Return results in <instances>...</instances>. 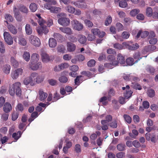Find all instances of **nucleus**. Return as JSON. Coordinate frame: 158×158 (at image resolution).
<instances>
[{
	"instance_id": "nucleus-1",
	"label": "nucleus",
	"mask_w": 158,
	"mask_h": 158,
	"mask_svg": "<svg viewBox=\"0 0 158 158\" xmlns=\"http://www.w3.org/2000/svg\"><path fill=\"white\" fill-rule=\"evenodd\" d=\"M31 82L34 85L36 83L39 84L42 82L45 78V75L44 74H40L36 72L31 73L29 76Z\"/></svg>"
},
{
	"instance_id": "nucleus-2",
	"label": "nucleus",
	"mask_w": 158,
	"mask_h": 158,
	"mask_svg": "<svg viewBox=\"0 0 158 158\" xmlns=\"http://www.w3.org/2000/svg\"><path fill=\"white\" fill-rule=\"evenodd\" d=\"M21 83L18 82L14 84L10 88L9 93L12 96L15 94V90H16V94L19 97L21 95V90L20 88Z\"/></svg>"
},
{
	"instance_id": "nucleus-3",
	"label": "nucleus",
	"mask_w": 158,
	"mask_h": 158,
	"mask_svg": "<svg viewBox=\"0 0 158 158\" xmlns=\"http://www.w3.org/2000/svg\"><path fill=\"white\" fill-rule=\"evenodd\" d=\"M108 60L110 62L109 63H106L105 64L106 68L109 69H111L118 65V62L115 60V57L112 55H110L107 57Z\"/></svg>"
},
{
	"instance_id": "nucleus-4",
	"label": "nucleus",
	"mask_w": 158,
	"mask_h": 158,
	"mask_svg": "<svg viewBox=\"0 0 158 158\" xmlns=\"http://www.w3.org/2000/svg\"><path fill=\"white\" fill-rule=\"evenodd\" d=\"M66 15V14L64 13H61L57 15L60 17L58 20V23L63 26H68L70 23L69 19L64 17Z\"/></svg>"
},
{
	"instance_id": "nucleus-5",
	"label": "nucleus",
	"mask_w": 158,
	"mask_h": 158,
	"mask_svg": "<svg viewBox=\"0 0 158 158\" xmlns=\"http://www.w3.org/2000/svg\"><path fill=\"white\" fill-rule=\"evenodd\" d=\"M28 41L31 44L35 47H39L41 44L40 39L36 36L32 35H30L29 37Z\"/></svg>"
},
{
	"instance_id": "nucleus-6",
	"label": "nucleus",
	"mask_w": 158,
	"mask_h": 158,
	"mask_svg": "<svg viewBox=\"0 0 158 158\" xmlns=\"http://www.w3.org/2000/svg\"><path fill=\"white\" fill-rule=\"evenodd\" d=\"M71 25L72 28L75 30L81 31L83 28V24L76 19H74L71 21Z\"/></svg>"
},
{
	"instance_id": "nucleus-7",
	"label": "nucleus",
	"mask_w": 158,
	"mask_h": 158,
	"mask_svg": "<svg viewBox=\"0 0 158 158\" xmlns=\"http://www.w3.org/2000/svg\"><path fill=\"white\" fill-rule=\"evenodd\" d=\"M4 40L6 43L9 45H11L13 43V38L10 34L8 32L5 31L3 33Z\"/></svg>"
},
{
	"instance_id": "nucleus-8",
	"label": "nucleus",
	"mask_w": 158,
	"mask_h": 158,
	"mask_svg": "<svg viewBox=\"0 0 158 158\" xmlns=\"http://www.w3.org/2000/svg\"><path fill=\"white\" fill-rule=\"evenodd\" d=\"M42 64L40 62H30L29 64V67L34 71L37 70L42 68Z\"/></svg>"
},
{
	"instance_id": "nucleus-9",
	"label": "nucleus",
	"mask_w": 158,
	"mask_h": 158,
	"mask_svg": "<svg viewBox=\"0 0 158 158\" xmlns=\"http://www.w3.org/2000/svg\"><path fill=\"white\" fill-rule=\"evenodd\" d=\"M148 39L149 43L151 44H155L157 41V39L155 37V33L152 31L150 32Z\"/></svg>"
},
{
	"instance_id": "nucleus-10",
	"label": "nucleus",
	"mask_w": 158,
	"mask_h": 158,
	"mask_svg": "<svg viewBox=\"0 0 158 158\" xmlns=\"http://www.w3.org/2000/svg\"><path fill=\"white\" fill-rule=\"evenodd\" d=\"M128 46L127 42H123L122 44L117 43L114 44V47L118 50H122L127 48Z\"/></svg>"
},
{
	"instance_id": "nucleus-11",
	"label": "nucleus",
	"mask_w": 158,
	"mask_h": 158,
	"mask_svg": "<svg viewBox=\"0 0 158 158\" xmlns=\"http://www.w3.org/2000/svg\"><path fill=\"white\" fill-rule=\"evenodd\" d=\"M23 72V69L19 68L16 69L11 73V77L13 79H17L19 76L21 75Z\"/></svg>"
},
{
	"instance_id": "nucleus-12",
	"label": "nucleus",
	"mask_w": 158,
	"mask_h": 158,
	"mask_svg": "<svg viewBox=\"0 0 158 158\" xmlns=\"http://www.w3.org/2000/svg\"><path fill=\"white\" fill-rule=\"evenodd\" d=\"M44 25L40 27H38L36 29L39 35H42L43 33L46 34L48 32V30L46 26H44Z\"/></svg>"
},
{
	"instance_id": "nucleus-13",
	"label": "nucleus",
	"mask_w": 158,
	"mask_h": 158,
	"mask_svg": "<svg viewBox=\"0 0 158 158\" xmlns=\"http://www.w3.org/2000/svg\"><path fill=\"white\" fill-rule=\"evenodd\" d=\"M42 61L44 63H47L51 60L50 57L45 52H42L41 54Z\"/></svg>"
},
{
	"instance_id": "nucleus-14",
	"label": "nucleus",
	"mask_w": 158,
	"mask_h": 158,
	"mask_svg": "<svg viewBox=\"0 0 158 158\" xmlns=\"http://www.w3.org/2000/svg\"><path fill=\"white\" fill-rule=\"evenodd\" d=\"M129 86L127 85L126 87H122V89L123 90L126 89V92L124 93V96L125 99H127L130 98L131 95L132 93V92L131 90H129Z\"/></svg>"
},
{
	"instance_id": "nucleus-15",
	"label": "nucleus",
	"mask_w": 158,
	"mask_h": 158,
	"mask_svg": "<svg viewBox=\"0 0 158 158\" xmlns=\"http://www.w3.org/2000/svg\"><path fill=\"white\" fill-rule=\"evenodd\" d=\"M67 50L69 52L74 51L76 48V45L70 42H68L67 44Z\"/></svg>"
},
{
	"instance_id": "nucleus-16",
	"label": "nucleus",
	"mask_w": 158,
	"mask_h": 158,
	"mask_svg": "<svg viewBox=\"0 0 158 158\" xmlns=\"http://www.w3.org/2000/svg\"><path fill=\"white\" fill-rule=\"evenodd\" d=\"M59 30L63 33L68 35H71L72 34V31L71 29L67 27H60Z\"/></svg>"
},
{
	"instance_id": "nucleus-17",
	"label": "nucleus",
	"mask_w": 158,
	"mask_h": 158,
	"mask_svg": "<svg viewBox=\"0 0 158 158\" xmlns=\"http://www.w3.org/2000/svg\"><path fill=\"white\" fill-rule=\"evenodd\" d=\"M117 59L118 61H117L118 63H119L120 64H123V66L125 65V60L124 57L121 54H118L117 55Z\"/></svg>"
},
{
	"instance_id": "nucleus-18",
	"label": "nucleus",
	"mask_w": 158,
	"mask_h": 158,
	"mask_svg": "<svg viewBox=\"0 0 158 158\" xmlns=\"http://www.w3.org/2000/svg\"><path fill=\"white\" fill-rule=\"evenodd\" d=\"M7 28L9 31L12 34L15 35L17 33V29L15 26L12 24H9Z\"/></svg>"
},
{
	"instance_id": "nucleus-19",
	"label": "nucleus",
	"mask_w": 158,
	"mask_h": 158,
	"mask_svg": "<svg viewBox=\"0 0 158 158\" xmlns=\"http://www.w3.org/2000/svg\"><path fill=\"white\" fill-rule=\"evenodd\" d=\"M50 104V103H47L46 104L40 103H39L38 106L36 108V110L38 111H43V108L45 107L46 106H48Z\"/></svg>"
},
{
	"instance_id": "nucleus-20",
	"label": "nucleus",
	"mask_w": 158,
	"mask_h": 158,
	"mask_svg": "<svg viewBox=\"0 0 158 158\" xmlns=\"http://www.w3.org/2000/svg\"><path fill=\"white\" fill-rule=\"evenodd\" d=\"M39 95L40 100L41 101L44 100L48 96L47 94L44 92L42 90H39Z\"/></svg>"
},
{
	"instance_id": "nucleus-21",
	"label": "nucleus",
	"mask_w": 158,
	"mask_h": 158,
	"mask_svg": "<svg viewBox=\"0 0 158 158\" xmlns=\"http://www.w3.org/2000/svg\"><path fill=\"white\" fill-rule=\"evenodd\" d=\"M12 109L11 104L7 102L4 104L3 107V110L6 113L9 112L12 110Z\"/></svg>"
},
{
	"instance_id": "nucleus-22",
	"label": "nucleus",
	"mask_w": 158,
	"mask_h": 158,
	"mask_svg": "<svg viewBox=\"0 0 158 158\" xmlns=\"http://www.w3.org/2000/svg\"><path fill=\"white\" fill-rule=\"evenodd\" d=\"M48 44L50 48H54L56 46L57 42L54 39L50 38L49 40Z\"/></svg>"
},
{
	"instance_id": "nucleus-23",
	"label": "nucleus",
	"mask_w": 158,
	"mask_h": 158,
	"mask_svg": "<svg viewBox=\"0 0 158 158\" xmlns=\"http://www.w3.org/2000/svg\"><path fill=\"white\" fill-rule=\"evenodd\" d=\"M78 40L81 44H84L86 43L87 40L84 35H80L78 36Z\"/></svg>"
},
{
	"instance_id": "nucleus-24",
	"label": "nucleus",
	"mask_w": 158,
	"mask_h": 158,
	"mask_svg": "<svg viewBox=\"0 0 158 158\" xmlns=\"http://www.w3.org/2000/svg\"><path fill=\"white\" fill-rule=\"evenodd\" d=\"M10 69V66L9 64H6L3 65L2 68L3 72L6 74L9 73Z\"/></svg>"
},
{
	"instance_id": "nucleus-25",
	"label": "nucleus",
	"mask_w": 158,
	"mask_h": 158,
	"mask_svg": "<svg viewBox=\"0 0 158 158\" xmlns=\"http://www.w3.org/2000/svg\"><path fill=\"white\" fill-rule=\"evenodd\" d=\"M82 2L80 1H77L74 2L73 3V4L77 7L82 8H85L87 7V6L86 4H84L83 6H82Z\"/></svg>"
},
{
	"instance_id": "nucleus-26",
	"label": "nucleus",
	"mask_w": 158,
	"mask_h": 158,
	"mask_svg": "<svg viewBox=\"0 0 158 158\" xmlns=\"http://www.w3.org/2000/svg\"><path fill=\"white\" fill-rule=\"evenodd\" d=\"M156 49V47L155 46H149L148 47H146L144 49V50L143 52L145 53V52H152L154 51Z\"/></svg>"
},
{
	"instance_id": "nucleus-27",
	"label": "nucleus",
	"mask_w": 158,
	"mask_h": 158,
	"mask_svg": "<svg viewBox=\"0 0 158 158\" xmlns=\"http://www.w3.org/2000/svg\"><path fill=\"white\" fill-rule=\"evenodd\" d=\"M25 30L26 34L28 35H30L32 32V30L30 25L29 24H27L25 27Z\"/></svg>"
},
{
	"instance_id": "nucleus-28",
	"label": "nucleus",
	"mask_w": 158,
	"mask_h": 158,
	"mask_svg": "<svg viewBox=\"0 0 158 158\" xmlns=\"http://www.w3.org/2000/svg\"><path fill=\"white\" fill-rule=\"evenodd\" d=\"M18 43L20 45L24 46L27 44V42L25 38L23 37H19Z\"/></svg>"
},
{
	"instance_id": "nucleus-29",
	"label": "nucleus",
	"mask_w": 158,
	"mask_h": 158,
	"mask_svg": "<svg viewBox=\"0 0 158 158\" xmlns=\"http://www.w3.org/2000/svg\"><path fill=\"white\" fill-rule=\"evenodd\" d=\"M39 59V56L36 53H33L31 56V60L30 62H37Z\"/></svg>"
},
{
	"instance_id": "nucleus-30",
	"label": "nucleus",
	"mask_w": 158,
	"mask_h": 158,
	"mask_svg": "<svg viewBox=\"0 0 158 158\" xmlns=\"http://www.w3.org/2000/svg\"><path fill=\"white\" fill-rule=\"evenodd\" d=\"M61 10V9L59 7L52 6L50 12L54 13H57L60 12Z\"/></svg>"
},
{
	"instance_id": "nucleus-31",
	"label": "nucleus",
	"mask_w": 158,
	"mask_h": 158,
	"mask_svg": "<svg viewBox=\"0 0 158 158\" xmlns=\"http://www.w3.org/2000/svg\"><path fill=\"white\" fill-rule=\"evenodd\" d=\"M133 57L135 59L137 60L135 61V63H136L141 59L143 56L141 54H140L139 52H137L134 54Z\"/></svg>"
},
{
	"instance_id": "nucleus-32",
	"label": "nucleus",
	"mask_w": 158,
	"mask_h": 158,
	"mask_svg": "<svg viewBox=\"0 0 158 158\" xmlns=\"http://www.w3.org/2000/svg\"><path fill=\"white\" fill-rule=\"evenodd\" d=\"M31 80L30 77H27L25 78L23 81V83L24 85H28L30 84L31 85H34L33 83L31 82Z\"/></svg>"
},
{
	"instance_id": "nucleus-33",
	"label": "nucleus",
	"mask_w": 158,
	"mask_h": 158,
	"mask_svg": "<svg viewBox=\"0 0 158 158\" xmlns=\"http://www.w3.org/2000/svg\"><path fill=\"white\" fill-rule=\"evenodd\" d=\"M36 15L38 18V23L39 24L40 26H42L46 23L45 21L42 18L40 14H36Z\"/></svg>"
},
{
	"instance_id": "nucleus-34",
	"label": "nucleus",
	"mask_w": 158,
	"mask_h": 158,
	"mask_svg": "<svg viewBox=\"0 0 158 158\" xmlns=\"http://www.w3.org/2000/svg\"><path fill=\"white\" fill-rule=\"evenodd\" d=\"M36 15L38 18V23L39 24L40 26H42L46 23L45 21L42 18L40 14H36Z\"/></svg>"
},
{
	"instance_id": "nucleus-35",
	"label": "nucleus",
	"mask_w": 158,
	"mask_h": 158,
	"mask_svg": "<svg viewBox=\"0 0 158 158\" xmlns=\"http://www.w3.org/2000/svg\"><path fill=\"white\" fill-rule=\"evenodd\" d=\"M57 49L58 52L62 53H65L66 50L65 46L63 45L58 46L57 47Z\"/></svg>"
},
{
	"instance_id": "nucleus-36",
	"label": "nucleus",
	"mask_w": 158,
	"mask_h": 158,
	"mask_svg": "<svg viewBox=\"0 0 158 158\" xmlns=\"http://www.w3.org/2000/svg\"><path fill=\"white\" fill-rule=\"evenodd\" d=\"M23 57L24 60L27 61H28L30 58V53L27 52H24L23 55Z\"/></svg>"
},
{
	"instance_id": "nucleus-37",
	"label": "nucleus",
	"mask_w": 158,
	"mask_h": 158,
	"mask_svg": "<svg viewBox=\"0 0 158 158\" xmlns=\"http://www.w3.org/2000/svg\"><path fill=\"white\" fill-rule=\"evenodd\" d=\"M153 10L152 8L148 7L146 10V15L148 17H151L153 14Z\"/></svg>"
},
{
	"instance_id": "nucleus-38",
	"label": "nucleus",
	"mask_w": 158,
	"mask_h": 158,
	"mask_svg": "<svg viewBox=\"0 0 158 158\" xmlns=\"http://www.w3.org/2000/svg\"><path fill=\"white\" fill-rule=\"evenodd\" d=\"M10 62L12 66L15 68L17 67L19 65L18 62L13 57H11Z\"/></svg>"
},
{
	"instance_id": "nucleus-39",
	"label": "nucleus",
	"mask_w": 158,
	"mask_h": 158,
	"mask_svg": "<svg viewBox=\"0 0 158 158\" xmlns=\"http://www.w3.org/2000/svg\"><path fill=\"white\" fill-rule=\"evenodd\" d=\"M126 62L128 65L131 66L135 63L134 60L132 58L129 57L127 58L126 60Z\"/></svg>"
},
{
	"instance_id": "nucleus-40",
	"label": "nucleus",
	"mask_w": 158,
	"mask_h": 158,
	"mask_svg": "<svg viewBox=\"0 0 158 158\" xmlns=\"http://www.w3.org/2000/svg\"><path fill=\"white\" fill-rule=\"evenodd\" d=\"M22 133L21 131H18L17 133H14L12 135V137L17 141V140L21 137Z\"/></svg>"
},
{
	"instance_id": "nucleus-41",
	"label": "nucleus",
	"mask_w": 158,
	"mask_h": 158,
	"mask_svg": "<svg viewBox=\"0 0 158 158\" xmlns=\"http://www.w3.org/2000/svg\"><path fill=\"white\" fill-rule=\"evenodd\" d=\"M66 10L70 13H73L75 12V9L74 7L71 6H67L66 8Z\"/></svg>"
},
{
	"instance_id": "nucleus-42",
	"label": "nucleus",
	"mask_w": 158,
	"mask_h": 158,
	"mask_svg": "<svg viewBox=\"0 0 158 158\" xmlns=\"http://www.w3.org/2000/svg\"><path fill=\"white\" fill-rule=\"evenodd\" d=\"M0 53L3 55L5 52V49L3 43L0 41Z\"/></svg>"
},
{
	"instance_id": "nucleus-43",
	"label": "nucleus",
	"mask_w": 158,
	"mask_h": 158,
	"mask_svg": "<svg viewBox=\"0 0 158 158\" xmlns=\"http://www.w3.org/2000/svg\"><path fill=\"white\" fill-rule=\"evenodd\" d=\"M29 8L31 12H35L37 10V6L36 4L33 3L30 4Z\"/></svg>"
},
{
	"instance_id": "nucleus-44",
	"label": "nucleus",
	"mask_w": 158,
	"mask_h": 158,
	"mask_svg": "<svg viewBox=\"0 0 158 158\" xmlns=\"http://www.w3.org/2000/svg\"><path fill=\"white\" fill-rule=\"evenodd\" d=\"M140 10L138 9H135L132 10L130 12V15L132 16H135L139 12Z\"/></svg>"
},
{
	"instance_id": "nucleus-45",
	"label": "nucleus",
	"mask_w": 158,
	"mask_h": 158,
	"mask_svg": "<svg viewBox=\"0 0 158 158\" xmlns=\"http://www.w3.org/2000/svg\"><path fill=\"white\" fill-rule=\"evenodd\" d=\"M101 123L102 124V130H106L108 129V127L107 125L108 124V123L106 120H102Z\"/></svg>"
},
{
	"instance_id": "nucleus-46",
	"label": "nucleus",
	"mask_w": 158,
	"mask_h": 158,
	"mask_svg": "<svg viewBox=\"0 0 158 158\" xmlns=\"http://www.w3.org/2000/svg\"><path fill=\"white\" fill-rule=\"evenodd\" d=\"M5 18L6 21L5 22L7 24L8 23V22H11L13 21V18L12 16L9 14H6L5 15Z\"/></svg>"
},
{
	"instance_id": "nucleus-47",
	"label": "nucleus",
	"mask_w": 158,
	"mask_h": 158,
	"mask_svg": "<svg viewBox=\"0 0 158 158\" xmlns=\"http://www.w3.org/2000/svg\"><path fill=\"white\" fill-rule=\"evenodd\" d=\"M128 43V46L127 48H128L129 50H134L137 49L139 47V45L136 43L134 44H133L132 46H130Z\"/></svg>"
},
{
	"instance_id": "nucleus-48",
	"label": "nucleus",
	"mask_w": 158,
	"mask_h": 158,
	"mask_svg": "<svg viewBox=\"0 0 158 158\" xmlns=\"http://www.w3.org/2000/svg\"><path fill=\"white\" fill-rule=\"evenodd\" d=\"M2 135L0 134V140H1L2 143V144H3L4 143H5L8 140V138L6 136H4L2 138ZM0 145H0V148H1L2 146L1 144H0Z\"/></svg>"
},
{
	"instance_id": "nucleus-49",
	"label": "nucleus",
	"mask_w": 158,
	"mask_h": 158,
	"mask_svg": "<svg viewBox=\"0 0 158 158\" xmlns=\"http://www.w3.org/2000/svg\"><path fill=\"white\" fill-rule=\"evenodd\" d=\"M59 80L60 82L65 83L67 82L68 79L66 77L64 76H62L59 78Z\"/></svg>"
},
{
	"instance_id": "nucleus-50",
	"label": "nucleus",
	"mask_w": 158,
	"mask_h": 158,
	"mask_svg": "<svg viewBox=\"0 0 158 158\" xmlns=\"http://www.w3.org/2000/svg\"><path fill=\"white\" fill-rule=\"evenodd\" d=\"M129 33L127 31H124L122 34V37L124 39H127L129 37Z\"/></svg>"
},
{
	"instance_id": "nucleus-51",
	"label": "nucleus",
	"mask_w": 158,
	"mask_h": 158,
	"mask_svg": "<svg viewBox=\"0 0 158 158\" xmlns=\"http://www.w3.org/2000/svg\"><path fill=\"white\" fill-rule=\"evenodd\" d=\"M82 76H79L77 77L75 79V83L76 85H78L81 82L82 80L80 79L82 77Z\"/></svg>"
},
{
	"instance_id": "nucleus-52",
	"label": "nucleus",
	"mask_w": 158,
	"mask_h": 158,
	"mask_svg": "<svg viewBox=\"0 0 158 158\" xmlns=\"http://www.w3.org/2000/svg\"><path fill=\"white\" fill-rule=\"evenodd\" d=\"M147 94L150 97H153L155 95V91L152 89H148L147 91Z\"/></svg>"
},
{
	"instance_id": "nucleus-53",
	"label": "nucleus",
	"mask_w": 158,
	"mask_h": 158,
	"mask_svg": "<svg viewBox=\"0 0 158 158\" xmlns=\"http://www.w3.org/2000/svg\"><path fill=\"white\" fill-rule=\"evenodd\" d=\"M95 63L96 62L94 60L91 59L87 62V65L89 67H92L95 65Z\"/></svg>"
},
{
	"instance_id": "nucleus-54",
	"label": "nucleus",
	"mask_w": 158,
	"mask_h": 158,
	"mask_svg": "<svg viewBox=\"0 0 158 158\" xmlns=\"http://www.w3.org/2000/svg\"><path fill=\"white\" fill-rule=\"evenodd\" d=\"M19 9L21 11L25 13H27L28 11V9L24 6H21Z\"/></svg>"
},
{
	"instance_id": "nucleus-55",
	"label": "nucleus",
	"mask_w": 158,
	"mask_h": 158,
	"mask_svg": "<svg viewBox=\"0 0 158 158\" xmlns=\"http://www.w3.org/2000/svg\"><path fill=\"white\" fill-rule=\"evenodd\" d=\"M125 146L124 144H119L117 146V148L119 151H123L125 148Z\"/></svg>"
},
{
	"instance_id": "nucleus-56",
	"label": "nucleus",
	"mask_w": 158,
	"mask_h": 158,
	"mask_svg": "<svg viewBox=\"0 0 158 158\" xmlns=\"http://www.w3.org/2000/svg\"><path fill=\"white\" fill-rule=\"evenodd\" d=\"M112 21V18L110 16H108L106 19L105 22V25L106 26H108Z\"/></svg>"
},
{
	"instance_id": "nucleus-57",
	"label": "nucleus",
	"mask_w": 158,
	"mask_h": 158,
	"mask_svg": "<svg viewBox=\"0 0 158 158\" xmlns=\"http://www.w3.org/2000/svg\"><path fill=\"white\" fill-rule=\"evenodd\" d=\"M18 10L17 8L15 7L14 9V11L15 12V15L16 19L18 21L20 20V18L19 17V13L17 12Z\"/></svg>"
},
{
	"instance_id": "nucleus-58",
	"label": "nucleus",
	"mask_w": 158,
	"mask_h": 158,
	"mask_svg": "<svg viewBox=\"0 0 158 158\" xmlns=\"http://www.w3.org/2000/svg\"><path fill=\"white\" fill-rule=\"evenodd\" d=\"M124 118L126 121L128 123H130L131 122V119L129 115L125 114L124 115Z\"/></svg>"
},
{
	"instance_id": "nucleus-59",
	"label": "nucleus",
	"mask_w": 158,
	"mask_h": 158,
	"mask_svg": "<svg viewBox=\"0 0 158 158\" xmlns=\"http://www.w3.org/2000/svg\"><path fill=\"white\" fill-rule=\"evenodd\" d=\"M116 28L118 31H122L123 29V25L120 23H116Z\"/></svg>"
},
{
	"instance_id": "nucleus-60",
	"label": "nucleus",
	"mask_w": 158,
	"mask_h": 158,
	"mask_svg": "<svg viewBox=\"0 0 158 158\" xmlns=\"http://www.w3.org/2000/svg\"><path fill=\"white\" fill-rule=\"evenodd\" d=\"M79 67L77 65H73L71 66L70 68V70L76 72L79 69Z\"/></svg>"
},
{
	"instance_id": "nucleus-61",
	"label": "nucleus",
	"mask_w": 158,
	"mask_h": 158,
	"mask_svg": "<svg viewBox=\"0 0 158 158\" xmlns=\"http://www.w3.org/2000/svg\"><path fill=\"white\" fill-rule=\"evenodd\" d=\"M131 86L135 89H138V90H140L141 89V87L140 85L137 83H132V85Z\"/></svg>"
},
{
	"instance_id": "nucleus-62",
	"label": "nucleus",
	"mask_w": 158,
	"mask_h": 158,
	"mask_svg": "<svg viewBox=\"0 0 158 158\" xmlns=\"http://www.w3.org/2000/svg\"><path fill=\"white\" fill-rule=\"evenodd\" d=\"M154 11L153 13L154 17L158 18V7H155L154 8Z\"/></svg>"
},
{
	"instance_id": "nucleus-63",
	"label": "nucleus",
	"mask_w": 158,
	"mask_h": 158,
	"mask_svg": "<svg viewBox=\"0 0 158 158\" xmlns=\"http://www.w3.org/2000/svg\"><path fill=\"white\" fill-rule=\"evenodd\" d=\"M65 142L66 143L65 146L68 148H69L71 147L72 146V142L69 141L68 139H66L65 140Z\"/></svg>"
},
{
	"instance_id": "nucleus-64",
	"label": "nucleus",
	"mask_w": 158,
	"mask_h": 158,
	"mask_svg": "<svg viewBox=\"0 0 158 158\" xmlns=\"http://www.w3.org/2000/svg\"><path fill=\"white\" fill-rule=\"evenodd\" d=\"M84 23L88 27H92L93 24L90 21L86 19L84 21Z\"/></svg>"
}]
</instances>
